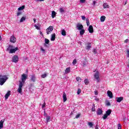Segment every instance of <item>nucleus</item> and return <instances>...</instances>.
I'll use <instances>...</instances> for the list:
<instances>
[{
    "label": "nucleus",
    "mask_w": 129,
    "mask_h": 129,
    "mask_svg": "<svg viewBox=\"0 0 129 129\" xmlns=\"http://www.w3.org/2000/svg\"><path fill=\"white\" fill-rule=\"evenodd\" d=\"M28 79V76L25 74H23L21 76V80L22 81H19V88L17 90L18 92L19 93H22V88H23V86L25 84V82H26V80Z\"/></svg>",
    "instance_id": "1"
},
{
    "label": "nucleus",
    "mask_w": 129,
    "mask_h": 129,
    "mask_svg": "<svg viewBox=\"0 0 129 129\" xmlns=\"http://www.w3.org/2000/svg\"><path fill=\"white\" fill-rule=\"evenodd\" d=\"M8 79L9 78L7 75H0V85H4Z\"/></svg>",
    "instance_id": "2"
},
{
    "label": "nucleus",
    "mask_w": 129,
    "mask_h": 129,
    "mask_svg": "<svg viewBox=\"0 0 129 129\" xmlns=\"http://www.w3.org/2000/svg\"><path fill=\"white\" fill-rule=\"evenodd\" d=\"M54 30V27L53 26H49L46 29V34L49 35L51 34V32Z\"/></svg>",
    "instance_id": "3"
},
{
    "label": "nucleus",
    "mask_w": 129,
    "mask_h": 129,
    "mask_svg": "<svg viewBox=\"0 0 129 129\" xmlns=\"http://www.w3.org/2000/svg\"><path fill=\"white\" fill-rule=\"evenodd\" d=\"M85 49L86 50H87V51H89L90 50L91 48V43L88 42L87 43L85 44Z\"/></svg>",
    "instance_id": "4"
},
{
    "label": "nucleus",
    "mask_w": 129,
    "mask_h": 129,
    "mask_svg": "<svg viewBox=\"0 0 129 129\" xmlns=\"http://www.w3.org/2000/svg\"><path fill=\"white\" fill-rule=\"evenodd\" d=\"M94 76L98 82L99 81V72H98V71H96Z\"/></svg>",
    "instance_id": "5"
},
{
    "label": "nucleus",
    "mask_w": 129,
    "mask_h": 129,
    "mask_svg": "<svg viewBox=\"0 0 129 129\" xmlns=\"http://www.w3.org/2000/svg\"><path fill=\"white\" fill-rule=\"evenodd\" d=\"M18 50H19V48L18 47H16L15 48L10 49L9 53L13 54L14 53H16V51H18Z\"/></svg>",
    "instance_id": "6"
},
{
    "label": "nucleus",
    "mask_w": 129,
    "mask_h": 129,
    "mask_svg": "<svg viewBox=\"0 0 129 129\" xmlns=\"http://www.w3.org/2000/svg\"><path fill=\"white\" fill-rule=\"evenodd\" d=\"M12 61L13 62H14L15 63H17L18 61H19V57L17 55H14L12 57Z\"/></svg>",
    "instance_id": "7"
},
{
    "label": "nucleus",
    "mask_w": 129,
    "mask_h": 129,
    "mask_svg": "<svg viewBox=\"0 0 129 129\" xmlns=\"http://www.w3.org/2000/svg\"><path fill=\"white\" fill-rule=\"evenodd\" d=\"M17 41V38L15 37V36L12 35L10 37V42L11 43H16V41Z\"/></svg>",
    "instance_id": "8"
},
{
    "label": "nucleus",
    "mask_w": 129,
    "mask_h": 129,
    "mask_svg": "<svg viewBox=\"0 0 129 129\" xmlns=\"http://www.w3.org/2000/svg\"><path fill=\"white\" fill-rule=\"evenodd\" d=\"M77 29L79 30V31L82 30L83 29V25H82V24L78 23L77 25Z\"/></svg>",
    "instance_id": "9"
},
{
    "label": "nucleus",
    "mask_w": 129,
    "mask_h": 129,
    "mask_svg": "<svg viewBox=\"0 0 129 129\" xmlns=\"http://www.w3.org/2000/svg\"><path fill=\"white\" fill-rule=\"evenodd\" d=\"M30 76V80L32 81V82H36V76L35 75H32Z\"/></svg>",
    "instance_id": "10"
},
{
    "label": "nucleus",
    "mask_w": 129,
    "mask_h": 129,
    "mask_svg": "<svg viewBox=\"0 0 129 129\" xmlns=\"http://www.w3.org/2000/svg\"><path fill=\"white\" fill-rule=\"evenodd\" d=\"M107 94L110 98H112V97H113V94H112V92L110 91H108L107 92Z\"/></svg>",
    "instance_id": "11"
},
{
    "label": "nucleus",
    "mask_w": 129,
    "mask_h": 129,
    "mask_svg": "<svg viewBox=\"0 0 129 129\" xmlns=\"http://www.w3.org/2000/svg\"><path fill=\"white\" fill-rule=\"evenodd\" d=\"M88 31L89 32V33H90L91 34H92V33H93V32H94V31L93 30V26H92V25H90L88 28Z\"/></svg>",
    "instance_id": "12"
},
{
    "label": "nucleus",
    "mask_w": 129,
    "mask_h": 129,
    "mask_svg": "<svg viewBox=\"0 0 129 129\" xmlns=\"http://www.w3.org/2000/svg\"><path fill=\"white\" fill-rule=\"evenodd\" d=\"M62 98H63V102H66V101H67V96L66 95V93H65V92H63V93L62 95Z\"/></svg>",
    "instance_id": "13"
},
{
    "label": "nucleus",
    "mask_w": 129,
    "mask_h": 129,
    "mask_svg": "<svg viewBox=\"0 0 129 129\" xmlns=\"http://www.w3.org/2000/svg\"><path fill=\"white\" fill-rule=\"evenodd\" d=\"M117 102L120 103L123 100V97H119L116 98Z\"/></svg>",
    "instance_id": "14"
},
{
    "label": "nucleus",
    "mask_w": 129,
    "mask_h": 129,
    "mask_svg": "<svg viewBox=\"0 0 129 129\" xmlns=\"http://www.w3.org/2000/svg\"><path fill=\"white\" fill-rule=\"evenodd\" d=\"M103 111L100 109V108H98L97 109V115H101L102 114Z\"/></svg>",
    "instance_id": "15"
},
{
    "label": "nucleus",
    "mask_w": 129,
    "mask_h": 129,
    "mask_svg": "<svg viewBox=\"0 0 129 129\" xmlns=\"http://www.w3.org/2000/svg\"><path fill=\"white\" fill-rule=\"evenodd\" d=\"M56 39V34L55 33H53L51 35V41H55Z\"/></svg>",
    "instance_id": "16"
},
{
    "label": "nucleus",
    "mask_w": 129,
    "mask_h": 129,
    "mask_svg": "<svg viewBox=\"0 0 129 129\" xmlns=\"http://www.w3.org/2000/svg\"><path fill=\"white\" fill-rule=\"evenodd\" d=\"M10 95H11V91H8L7 93L5 95L6 99H8V98L10 97Z\"/></svg>",
    "instance_id": "17"
},
{
    "label": "nucleus",
    "mask_w": 129,
    "mask_h": 129,
    "mask_svg": "<svg viewBox=\"0 0 129 129\" xmlns=\"http://www.w3.org/2000/svg\"><path fill=\"white\" fill-rule=\"evenodd\" d=\"M70 72H71V69L70 67L67 68L65 71L66 74H68V73H70Z\"/></svg>",
    "instance_id": "18"
},
{
    "label": "nucleus",
    "mask_w": 129,
    "mask_h": 129,
    "mask_svg": "<svg viewBox=\"0 0 129 129\" xmlns=\"http://www.w3.org/2000/svg\"><path fill=\"white\" fill-rule=\"evenodd\" d=\"M4 122H5L4 120H1L0 121V129H2L4 127Z\"/></svg>",
    "instance_id": "19"
},
{
    "label": "nucleus",
    "mask_w": 129,
    "mask_h": 129,
    "mask_svg": "<svg viewBox=\"0 0 129 129\" xmlns=\"http://www.w3.org/2000/svg\"><path fill=\"white\" fill-rule=\"evenodd\" d=\"M103 9H108L109 8V5L107 3H104L103 5Z\"/></svg>",
    "instance_id": "20"
},
{
    "label": "nucleus",
    "mask_w": 129,
    "mask_h": 129,
    "mask_svg": "<svg viewBox=\"0 0 129 129\" xmlns=\"http://www.w3.org/2000/svg\"><path fill=\"white\" fill-rule=\"evenodd\" d=\"M85 33V30L81 29V31H80V35H81V36H82L83 35H84Z\"/></svg>",
    "instance_id": "21"
},
{
    "label": "nucleus",
    "mask_w": 129,
    "mask_h": 129,
    "mask_svg": "<svg viewBox=\"0 0 129 129\" xmlns=\"http://www.w3.org/2000/svg\"><path fill=\"white\" fill-rule=\"evenodd\" d=\"M110 113H111V110L110 109H108L106 111V114L108 116L110 115Z\"/></svg>",
    "instance_id": "22"
},
{
    "label": "nucleus",
    "mask_w": 129,
    "mask_h": 129,
    "mask_svg": "<svg viewBox=\"0 0 129 129\" xmlns=\"http://www.w3.org/2000/svg\"><path fill=\"white\" fill-rule=\"evenodd\" d=\"M51 17L52 19H54L56 17V12L55 11H52L51 13Z\"/></svg>",
    "instance_id": "23"
},
{
    "label": "nucleus",
    "mask_w": 129,
    "mask_h": 129,
    "mask_svg": "<svg viewBox=\"0 0 129 129\" xmlns=\"http://www.w3.org/2000/svg\"><path fill=\"white\" fill-rule=\"evenodd\" d=\"M106 17L104 16H102L100 18L101 22H104L105 21Z\"/></svg>",
    "instance_id": "24"
},
{
    "label": "nucleus",
    "mask_w": 129,
    "mask_h": 129,
    "mask_svg": "<svg viewBox=\"0 0 129 129\" xmlns=\"http://www.w3.org/2000/svg\"><path fill=\"white\" fill-rule=\"evenodd\" d=\"M88 125H89L90 127H92V128H93V123H92V122H88Z\"/></svg>",
    "instance_id": "25"
},
{
    "label": "nucleus",
    "mask_w": 129,
    "mask_h": 129,
    "mask_svg": "<svg viewBox=\"0 0 129 129\" xmlns=\"http://www.w3.org/2000/svg\"><path fill=\"white\" fill-rule=\"evenodd\" d=\"M24 21H26V18L24 17H22L21 19H20V23H23Z\"/></svg>",
    "instance_id": "26"
},
{
    "label": "nucleus",
    "mask_w": 129,
    "mask_h": 129,
    "mask_svg": "<svg viewBox=\"0 0 129 129\" xmlns=\"http://www.w3.org/2000/svg\"><path fill=\"white\" fill-rule=\"evenodd\" d=\"M61 35L62 36H66V31H65V30L63 29L61 31Z\"/></svg>",
    "instance_id": "27"
},
{
    "label": "nucleus",
    "mask_w": 129,
    "mask_h": 129,
    "mask_svg": "<svg viewBox=\"0 0 129 129\" xmlns=\"http://www.w3.org/2000/svg\"><path fill=\"white\" fill-rule=\"evenodd\" d=\"M14 48V46L10 45L8 48H7V51H10V50H12Z\"/></svg>",
    "instance_id": "28"
},
{
    "label": "nucleus",
    "mask_w": 129,
    "mask_h": 129,
    "mask_svg": "<svg viewBox=\"0 0 129 129\" xmlns=\"http://www.w3.org/2000/svg\"><path fill=\"white\" fill-rule=\"evenodd\" d=\"M84 83L86 85H88V84H89V81H88L87 79H86L84 81Z\"/></svg>",
    "instance_id": "29"
},
{
    "label": "nucleus",
    "mask_w": 129,
    "mask_h": 129,
    "mask_svg": "<svg viewBox=\"0 0 129 129\" xmlns=\"http://www.w3.org/2000/svg\"><path fill=\"white\" fill-rule=\"evenodd\" d=\"M50 119H51V117L50 116H47L46 117V122H49L50 121Z\"/></svg>",
    "instance_id": "30"
},
{
    "label": "nucleus",
    "mask_w": 129,
    "mask_h": 129,
    "mask_svg": "<svg viewBox=\"0 0 129 129\" xmlns=\"http://www.w3.org/2000/svg\"><path fill=\"white\" fill-rule=\"evenodd\" d=\"M59 12H60V13H61V14H64V13H65V11L62 8L59 9Z\"/></svg>",
    "instance_id": "31"
},
{
    "label": "nucleus",
    "mask_w": 129,
    "mask_h": 129,
    "mask_svg": "<svg viewBox=\"0 0 129 129\" xmlns=\"http://www.w3.org/2000/svg\"><path fill=\"white\" fill-rule=\"evenodd\" d=\"M86 21L87 26H89V25H90V23L89 22V19L88 18H86Z\"/></svg>",
    "instance_id": "32"
},
{
    "label": "nucleus",
    "mask_w": 129,
    "mask_h": 129,
    "mask_svg": "<svg viewBox=\"0 0 129 129\" xmlns=\"http://www.w3.org/2000/svg\"><path fill=\"white\" fill-rule=\"evenodd\" d=\"M47 73H44V74L41 75V78H46L47 77Z\"/></svg>",
    "instance_id": "33"
},
{
    "label": "nucleus",
    "mask_w": 129,
    "mask_h": 129,
    "mask_svg": "<svg viewBox=\"0 0 129 129\" xmlns=\"http://www.w3.org/2000/svg\"><path fill=\"white\" fill-rule=\"evenodd\" d=\"M25 9V6H22L18 8V11H22Z\"/></svg>",
    "instance_id": "34"
},
{
    "label": "nucleus",
    "mask_w": 129,
    "mask_h": 129,
    "mask_svg": "<svg viewBox=\"0 0 129 129\" xmlns=\"http://www.w3.org/2000/svg\"><path fill=\"white\" fill-rule=\"evenodd\" d=\"M45 44H49V43H50V40H49V39H47V38H45Z\"/></svg>",
    "instance_id": "35"
},
{
    "label": "nucleus",
    "mask_w": 129,
    "mask_h": 129,
    "mask_svg": "<svg viewBox=\"0 0 129 129\" xmlns=\"http://www.w3.org/2000/svg\"><path fill=\"white\" fill-rule=\"evenodd\" d=\"M76 80H77V81H78V82H81V78H80L79 77H77L76 78Z\"/></svg>",
    "instance_id": "36"
},
{
    "label": "nucleus",
    "mask_w": 129,
    "mask_h": 129,
    "mask_svg": "<svg viewBox=\"0 0 129 129\" xmlns=\"http://www.w3.org/2000/svg\"><path fill=\"white\" fill-rule=\"evenodd\" d=\"M107 116H108V115H107L106 114H105L103 116V119H106L107 118Z\"/></svg>",
    "instance_id": "37"
},
{
    "label": "nucleus",
    "mask_w": 129,
    "mask_h": 129,
    "mask_svg": "<svg viewBox=\"0 0 129 129\" xmlns=\"http://www.w3.org/2000/svg\"><path fill=\"white\" fill-rule=\"evenodd\" d=\"M110 102L108 101H107L106 102V105H107V106H110Z\"/></svg>",
    "instance_id": "38"
},
{
    "label": "nucleus",
    "mask_w": 129,
    "mask_h": 129,
    "mask_svg": "<svg viewBox=\"0 0 129 129\" xmlns=\"http://www.w3.org/2000/svg\"><path fill=\"white\" fill-rule=\"evenodd\" d=\"M80 93H81V89H78L77 91V94L79 95L80 94Z\"/></svg>",
    "instance_id": "39"
},
{
    "label": "nucleus",
    "mask_w": 129,
    "mask_h": 129,
    "mask_svg": "<svg viewBox=\"0 0 129 129\" xmlns=\"http://www.w3.org/2000/svg\"><path fill=\"white\" fill-rule=\"evenodd\" d=\"M76 63H77V60H76V59H74V60L73 61V64L74 65H75V64H76Z\"/></svg>",
    "instance_id": "40"
},
{
    "label": "nucleus",
    "mask_w": 129,
    "mask_h": 129,
    "mask_svg": "<svg viewBox=\"0 0 129 129\" xmlns=\"http://www.w3.org/2000/svg\"><path fill=\"white\" fill-rule=\"evenodd\" d=\"M92 111H95V105L93 104V107L92 108Z\"/></svg>",
    "instance_id": "41"
},
{
    "label": "nucleus",
    "mask_w": 129,
    "mask_h": 129,
    "mask_svg": "<svg viewBox=\"0 0 129 129\" xmlns=\"http://www.w3.org/2000/svg\"><path fill=\"white\" fill-rule=\"evenodd\" d=\"M34 27H35V28L36 29V30H40V27L37 26V25H35Z\"/></svg>",
    "instance_id": "42"
},
{
    "label": "nucleus",
    "mask_w": 129,
    "mask_h": 129,
    "mask_svg": "<svg viewBox=\"0 0 129 129\" xmlns=\"http://www.w3.org/2000/svg\"><path fill=\"white\" fill-rule=\"evenodd\" d=\"M44 107H46V103L44 102L42 105V108H44Z\"/></svg>",
    "instance_id": "43"
},
{
    "label": "nucleus",
    "mask_w": 129,
    "mask_h": 129,
    "mask_svg": "<svg viewBox=\"0 0 129 129\" xmlns=\"http://www.w3.org/2000/svg\"><path fill=\"white\" fill-rule=\"evenodd\" d=\"M94 54H96V53H97V50H96V49H94L93 51Z\"/></svg>",
    "instance_id": "44"
},
{
    "label": "nucleus",
    "mask_w": 129,
    "mask_h": 129,
    "mask_svg": "<svg viewBox=\"0 0 129 129\" xmlns=\"http://www.w3.org/2000/svg\"><path fill=\"white\" fill-rule=\"evenodd\" d=\"M117 127L118 129H121V125L120 124H118Z\"/></svg>",
    "instance_id": "45"
},
{
    "label": "nucleus",
    "mask_w": 129,
    "mask_h": 129,
    "mask_svg": "<svg viewBox=\"0 0 129 129\" xmlns=\"http://www.w3.org/2000/svg\"><path fill=\"white\" fill-rule=\"evenodd\" d=\"M83 67H85L86 66V60H85L84 62H83Z\"/></svg>",
    "instance_id": "46"
},
{
    "label": "nucleus",
    "mask_w": 129,
    "mask_h": 129,
    "mask_svg": "<svg viewBox=\"0 0 129 129\" xmlns=\"http://www.w3.org/2000/svg\"><path fill=\"white\" fill-rule=\"evenodd\" d=\"M86 0H80V3H81L82 4H84V3H85Z\"/></svg>",
    "instance_id": "47"
},
{
    "label": "nucleus",
    "mask_w": 129,
    "mask_h": 129,
    "mask_svg": "<svg viewBox=\"0 0 129 129\" xmlns=\"http://www.w3.org/2000/svg\"><path fill=\"white\" fill-rule=\"evenodd\" d=\"M17 17H19V16H21V15H22V12H17Z\"/></svg>",
    "instance_id": "48"
},
{
    "label": "nucleus",
    "mask_w": 129,
    "mask_h": 129,
    "mask_svg": "<svg viewBox=\"0 0 129 129\" xmlns=\"http://www.w3.org/2000/svg\"><path fill=\"white\" fill-rule=\"evenodd\" d=\"M94 93L95 95H98V92L97 91H94Z\"/></svg>",
    "instance_id": "49"
},
{
    "label": "nucleus",
    "mask_w": 129,
    "mask_h": 129,
    "mask_svg": "<svg viewBox=\"0 0 129 129\" xmlns=\"http://www.w3.org/2000/svg\"><path fill=\"white\" fill-rule=\"evenodd\" d=\"M82 20H83V21H85V19H86V17H85V16H82Z\"/></svg>",
    "instance_id": "50"
},
{
    "label": "nucleus",
    "mask_w": 129,
    "mask_h": 129,
    "mask_svg": "<svg viewBox=\"0 0 129 129\" xmlns=\"http://www.w3.org/2000/svg\"><path fill=\"white\" fill-rule=\"evenodd\" d=\"M80 117V114H78L76 115V118H79Z\"/></svg>",
    "instance_id": "51"
},
{
    "label": "nucleus",
    "mask_w": 129,
    "mask_h": 129,
    "mask_svg": "<svg viewBox=\"0 0 129 129\" xmlns=\"http://www.w3.org/2000/svg\"><path fill=\"white\" fill-rule=\"evenodd\" d=\"M127 57H129V49L127 50Z\"/></svg>",
    "instance_id": "52"
},
{
    "label": "nucleus",
    "mask_w": 129,
    "mask_h": 129,
    "mask_svg": "<svg viewBox=\"0 0 129 129\" xmlns=\"http://www.w3.org/2000/svg\"><path fill=\"white\" fill-rule=\"evenodd\" d=\"M128 39H126L124 41V43H128Z\"/></svg>",
    "instance_id": "53"
},
{
    "label": "nucleus",
    "mask_w": 129,
    "mask_h": 129,
    "mask_svg": "<svg viewBox=\"0 0 129 129\" xmlns=\"http://www.w3.org/2000/svg\"><path fill=\"white\" fill-rule=\"evenodd\" d=\"M95 100H96V101H99V99L96 98L95 99Z\"/></svg>",
    "instance_id": "54"
},
{
    "label": "nucleus",
    "mask_w": 129,
    "mask_h": 129,
    "mask_svg": "<svg viewBox=\"0 0 129 129\" xmlns=\"http://www.w3.org/2000/svg\"><path fill=\"white\" fill-rule=\"evenodd\" d=\"M41 50L43 52H45V49H44L43 48H41Z\"/></svg>",
    "instance_id": "55"
},
{
    "label": "nucleus",
    "mask_w": 129,
    "mask_h": 129,
    "mask_svg": "<svg viewBox=\"0 0 129 129\" xmlns=\"http://www.w3.org/2000/svg\"><path fill=\"white\" fill-rule=\"evenodd\" d=\"M93 3L94 6H95V4H96V2L93 1Z\"/></svg>",
    "instance_id": "56"
},
{
    "label": "nucleus",
    "mask_w": 129,
    "mask_h": 129,
    "mask_svg": "<svg viewBox=\"0 0 129 129\" xmlns=\"http://www.w3.org/2000/svg\"><path fill=\"white\" fill-rule=\"evenodd\" d=\"M40 35H41V36H43V33H42L41 31H40Z\"/></svg>",
    "instance_id": "57"
},
{
    "label": "nucleus",
    "mask_w": 129,
    "mask_h": 129,
    "mask_svg": "<svg viewBox=\"0 0 129 129\" xmlns=\"http://www.w3.org/2000/svg\"><path fill=\"white\" fill-rule=\"evenodd\" d=\"M95 129H98V126L97 125H96Z\"/></svg>",
    "instance_id": "58"
},
{
    "label": "nucleus",
    "mask_w": 129,
    "mask_h": 129,
    "mask_svg": "<svg viewBox=\"0 0 129 129\" xmlns=\"http://www.w3.org/2000/svg\"><path fill=\"white\" fill-rule=\"evenodd\" d=\"M37 1H39V2H44V0H37Z\"/></svg>",
    "instance_id": "59"
},
{
    "label": "nucleus",
    "mask_w": 129,
    "mask_h": 129,
    "mask_svg": "<svg viewBox=\"0 0 129 129\" xmlns=\"http://www.w3.org/2000/svg\"><path fill=\"white\" fill-rule=\"evenodd\" d=\"M33 21H34V23H36V19H34Z\"/></svg>",
    "instance_id": "60"
},
{
    "label": "nucleus",
    "mask_w": 129,
    "mask_h": 129,
    "mask_svg": "<svg viewBox=\"0 0 129 129\" xmlns=\"http://www.w3.org/2000/svg\"><path fill=\"white\" fill-rule=\"evenodd\" d=\"M1 40H2V36H1V35H0V41H1Z\"/></svg>",
    "instance_id": "61"
},
{
    "label": "nucleus",
    "mask_w": 129,
    "mask_h": 129,
    "mask_svg": "<svg viewBox=\"0 0 129 129\" xmlns=\"http://www.w3.org/2000/svg\"><path fill=\"white\" fill-rule=\"evenodd\" d=\"M126 4V2L125 3V5Z\"/></svg>",
    "instance_id": "62"
}]
</instances>
